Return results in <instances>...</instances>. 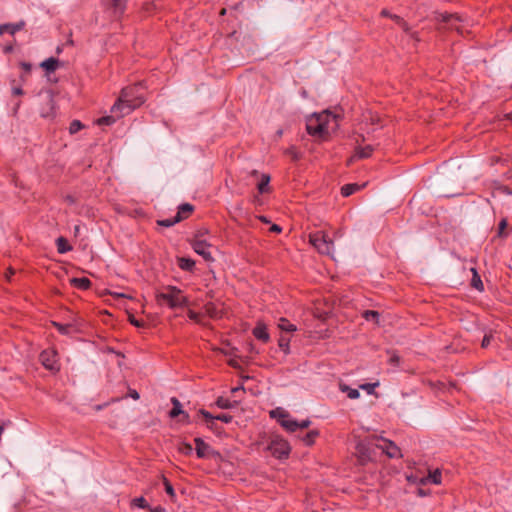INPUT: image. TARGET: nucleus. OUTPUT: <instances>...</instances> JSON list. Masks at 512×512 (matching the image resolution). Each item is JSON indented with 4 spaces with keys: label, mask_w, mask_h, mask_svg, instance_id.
Masks as SVG:
<instances>
[{
    "label": "nucleus",
    "mask_w": 512,
    "mask_h": 512,
    "mask_svg": "<svg viewBox=\"0 0 512 512\" xmlns=\"http://www.w3.org/2000/svg\"><path fill=\"white\" fill-rule=\"evenodd\" d=\"M132 504L140 508H146L148 506L144 497H137L133 499Z\"/></svg>",
    "instance_id": "nucleus-43"
},
{
    "label": "nucleus",
    "mask_w": 512,
    "mask_h": 512,
    "mask_svg": "<svg viewBox=\"0 0 512 512\" xmlns=\"http://www.w3.org/2000/svg\"><path fill=\"white\" fill-rule=\"evenodd\" d=\"M338 127L337 116L329 111L320 114H314L307 119L306 130L309 135L325 138L330 131H334Z\"/></svg>",
    "instance_id": "nucleus-2"
},
{
    "label": "nucleus",
    "mask_w": 512,
    "mask_h": 512,
    "mask_svg": "<svg viewBox=\"0 0 512 512\" xmlns=\"http://www.w3.org/2000/svg\"><path fill=\"white\" fill-rule=\"evenodd\" d=\"M232 416L226 413H221L215 416V420L222 421L224 423H230L232 421Z\"/></svg>",
    "instance_id": "nucleus-44"
},
{
    "label": "nucleus",
    "mask_w": 512,
    "mask_h": 512,
    "mask_svg": "<svg viewBox=\"0 0 512 512\" xmlns=\"http://www.w3.org/2000/svg\"><path fill=\"white\" fill-rule=\"evenodd\" d=\"M70 283L74 287H77V288L82 289V290H87L91 286V281L88 278H86V277L72 278L70 280Z\"/></svg>",
    "instance_id": "nucleus-24"
},
{
    "label": "nucleus",
    "mask_w": 512,
    "mask_h": 512,
    "mask_svg": "<svg viewBox=\"0 0 512 512\" xmlns=\"http://www.w3.org/2000/svg\"><path fill=\"white\" fill-rule=\"evenodd\" d=\"M376 446L390 458H397L401 456L400 449L390 440H382V443L377 444Z\"/></svg>",
    "instance_id": "nucleus-11"
},
{
    "label": "nucleus",
    "mask_w": 512,
    "mask_h": 512,
    "mask_svg": "<svg viewBox=\"0 0 512 512\" xmlns=\"http://www.w3.org/2000/svg\"><path fill=\"white\" fill-rule=\"evenodd\" d=\"M379 386V382L365 383L360 385V389L366 391L368 394H373L376 387Z\"/></svg>",
    "instance_id": "nucleus-38"
},
{
    "label": "nucleus",
    "mask_w": 512,
    "mask_h": 512,
    "mask_svg": "<svg viewBox=\"0 0 512 512\" xmlns=\"http://www.w3.org/2000/svg\"><path fill=\"white\" fill-rule=\"evenodd\" d=\"M374 151V148L371 145H367L365 147H357L355 149V153L348 161V164L352 163L357 159H366L369 158Z\"/></svg>",
    "instance_id": "nucleus-12"
},
{
    "label": "nucleus",
    "mask_w": 512,
    "mask_h": 512,
    "mask_svg": "<svg viewBox=\"0 0 512 512\" xmlns=\"http://www.w3.org/2000/svg\"><path fill=\"white\" fill-rule=\"evenodd\" d=\"M139 86L126 87L122 89L121 95L118 101L112 106L111 112L115 115L104 116L98 119V125H112L115 123L116 118L123 117L131 113L134 109L141 106L144 103L142 96H135Z\"/></svg>",
    "instance_id": "nucleus-1"
},
{
    "label": "nucleus",
    "mask_w": 512,
    "mask_h": 512,
    "mask_svg": "<svg viewBox=\"0 0 512 512\" xmlns=\"http://www.w3.org/2000/svg\"><path fill=\"white\" fill-rule=\"evenodd\" d=\"M391 19L400 27L403 29L404 32L409 33L410 27L408 23L400 16L398 15H391Z\"/></svg>",
    "instance_id": "nucleus-33"
},
{
    "label": "nucleus",
    "mask_w": 512,
    "mask_h": 512,
    "mask_svg": "<svg viewBox=\"0 0 512 512\" xmlns=\"http://www.w3.org/2000/svg\"><path fill=\"white\" fill-rule=\"evenodd\" d=\"M471 271L473 273V277L471 280V286L473 288L477 289L478 291H483L484 286H483V283H482V280H481L479 274L477 273L475 268H471Z\"/></svg>",
    "instance_id": "nucleus-30"
},
{
    "label": "nucleus",
    "mask_w": 512,
    "mask_h": 512,
    "mask_svg": "<svg viewBox=\"0 0 512 512\" xmlns=\"http://www.w3.org/2000/svg\"><path fill=\"white\" fill-rule=\"evenodd\" d=\"M491 338L492 336L491 335H485L483 340H482V343H481V346L482 348H486L489 346L490 342H491Z\"/></svg>",
    "instance_id": "nucleus-51"
},
{
    "label": "nucleus",
    "mask_w": 512,
    "mask_h": 512,
    "mask_svg": "<svg viewBox=\"0 0 512 512\" xmlns=\"http://www.w3.org/2000/svg\"><path fill=\"white\" fill-rule=\"evenodd\" d=\"M435 19L439 23L438 30H455L460 35L468 33L467 28L471 26L467 18L458 14L438 13Z\"/></svg>",
    "instance_id": "nucleus-3"
},
{
    "label": "nucleus",
    "mask_w": 512,
    "mask_h": 512,
    "mask_svg": "<svg viewBox=\"0 0 512 512\" xmlns=\"http://www.w3.org/2000/svg\"><path fill=\"white\" fill-rule=\"evenodd\" d=\"M156 301L159 305L166 304L171 309L186 307L189 303L186 296L176 286H167L164 291L156 294Z\"/></svg>",
    "instance_id": "nucleus-4"
},
{
    "label": "nucleus",
    "mask_w": 512,
    "mask_h": 512,
    "mask_svg": "<svg viewBox=\"0 0 512 512\" xmlns=\"http://www.w3.org/2000/svg\"><path fill=\"white\" fill-rule=\"evenodd\" d=\"M319 436V432L318 430H311L309 431L308 433H306V435L303 437V442L307 445V446H311L312 444H314L315 442V439Z\"/></svg>",
    "instance_id": "nucleus-32"
},
{
    "label": "nucleus",
    "mask_w": 512,
    "mask_h": 512,
    "mask_svg": "<svg viewBox=\"0 0 512 512\" xmlns=\"http://www.w3.org/2000/svg\"><path fill=\"white\" fill-rule=\"evenodd\" d=\"M269 230H270V232H273V233H280L282 231V228L277 224H273V225H271Z\"/></svg>",
    "instance_id": "nucleus-52"
},
{
    "label": "nucleus",
    "mask_w": 512,
    "mask_h": 512,
    "mask_svg": "<svg viewBox=\"0 0 512 512\" xmlns=\"http://www.w3.org/2000/svg\"><path fill=\"white\" fill-rule=\"evenodd\" d=\"M255 338L260 341L267 342L270 338L267 327L264 323L258 322L252 331Z\"/></svg>",
    "instance_id": "nucleus-15"
},
{
    "label": "nucleus",
    "mask_w": 512,
    "mask_h": 512,
    "mask_svg": "<svg viewBox=\"0 0 512 512\" xmlns=\"http://www.w3.org/2000/svg\"><path fill=\"white\" fill-rule=\"evenodd\" d=\"M194 210V207L189 203L181 204L178 208L176 216L180 217V221L187 218Z\"/></svg>",
    "instance_id": "nucleus-27"
},
{
    "label": "nucleus",
    "mask_w": 512,
    "mask_h": 512,
    "mask_svg": "<svg viewBox=\"0 0 512 512\" xmlns=\"http://www.w3.org/2000/svg\"><path fill=\"white\" fill-rule=\"evenodd\" d=\"M391 13L387 10V9H383L381 11V16H384V17H390L391 18Z\"/></svg>",
    "instance_id": "nucleus-57"
},
{
    "label": "nucleus",
    "mask_w": 512,
    "mask_h": 512,
    "mask_svg": "<svg viewBox=\"0 0 512 512\" xmlns=\"http://www.w3.org/2000/svg\"><path fill=\"white\" fill-rule=\"evenodd\" d=\"M195 450L198 458H206L210 452V446L206 444L201 438H195Z\"/></svg>",
    "instance_id": "nucleus-17"
},
{
    "label": "nucleus",
    "mask_w": 512,
    "mask_h": 512,
    "mask_svg": "<svg viewBox=\"0 0 512 512\" xmlns=\"http://www.w3.org/2000/svg\"><path fill=\"white\" fill-rule=\"evenodd\" d=\"M442 481V473L441 470L435 469L433 471H429L426 477L420 479V484L426 485L428 483L439 485Z\"/></svg>",
    "instance_id": "nucleus-13"
},
{
    "label": "nucleus",
    "mask_w": 512,
    "mask_h": 512,
    "mask_svg": "<svg viewBox=\"0 0 512 512\" xmlns=\"http://www.w3.org/2000/svg\"><path fill=\"white\" fill-rule=\"evenodd\" d=\"M163 483L165 486L166 493L173 499L175 497V492L172 484L167 478H164Z\"/></svg>",
    "instance_id": "nucleus-39"
},
{
    "label": "nucleus",
    "mask_w": 512,
    "mask_h": 512,
    "mask_svg": "<svg viewBox=\"0 0 512 512\" xmlns=\"http://www.w3.org/2000/svg\"><path fill=\"white\" fill-rule=\"evenodd\" d=\"M285 153L292 158L293 161H297L300 158V155L295 147L288 148Z\"/></svg>",
    "instance_id": "nucleus-42"
},
{
    "label": "nucleus",
    "mask_w": 512,
    "mask_h": 512,
    "mask_svg": "<svg viewBox=\"0 0 512 512\" xmlns=\"http://www.w3.org/2000/svg\"><path fill=\"white\" fill-rule=\"evenodd\" d=\"M277 414L279 416L278 421L283 428H285L289 432H295L297 430L298 421L290 419L288 414L283 410L277 409L271 411L272 417H276Z\"/></svg>",
    "instance_id": "nucleus-10"
},
{
    "label": "nucleus",
    "mask_w": 512,
    "mask_h": 512,
    "mask_svg": "<svg viewBox=\"0 0 512 512\" xmlns=\"http://www.w3.org/2000/svg\"><path fill=\"white\" fill-rule=\"evenodd\" d=\"M364 185H362L363 187ZM361 189V185L357 183H350L346 184L341 188V195L343 197H348L352 194H354L356 191H359Z\"/></svg>",
    "instance_id": "nucleus-25"
},
{
    "label": "nucleus",
    "mask_w": 512,
    "mask_h": 512,
    "mask_svg": "<svg viewBox=\"0 0 512 512\" xmlns=\"http://www.w3.org/2000/svg\"><path fill=\"white\" fill-rule=\"evenodd\" d=\"M57 250L60 254L67 253L72 250V247L69 245L68 241L64 237H59L56 240Z\"/></svg>",
    "instance_id": "nucleus-29"
},
{
    "label": "nucleus",
    "mask_w": 512,
    "mask_h": 512,
    "mask_svg": "<svg viewBox=\"0 0 512 512\" xmlns=\"http://www.w3.org/2000/svg\"><path fill=\"white\" fill-rule=\"evenodd\" d=\"M507 220L506 219H502L499 223V226H498V236L499 237H506L507 236V233L505 232V229L507 228Z\"/></svg>",
    "instance_id": "nucleus-40"
},
{
    "label": "nucleus",
    "mask_w": 512,
    "mask_h": 512,
    "mask_svg": "<svg viewBox=\"0 0 512 512\" xmlns=\"http://www.w3.org/2000/svg\"><path fill=\"white\" fill-rule=\"evenodd\" d=\"M177 264L179 268L184 271L192 272L195 268V261L191 258L179 257L177 259Z\"/></svg>",
    "instance_id": "nucleus-21"
},
{
    "label": "nucleus",
    "mask_w": 512,
    "mask_h": 512,
    "mask_svg": "<svg viewBox=\"0 0 512 512\" xmlns=\"http://www.w3.org/2000/svg\"><path fill=\"white\" fill-rule=\"evenodd\" d=\"M79 230H80V227H79L78 225H76V226L74 227V232H75V234H78V233H79Z\"/></svg>",
    "instance_id": "nucleus-61"
},
{
    "label": "nucleus",
    "mask_w": 512,
    "mask_h": 512,
    "mask_svg": "<svg viewBox=\"0 0 512 512\" xmlns=\"http://www.w3.org/2000/svg\"><path fill=\"white\" fill-rule=\"evenodd\" d=\"M67 201H69V203H74V199L71 196L67 197Z\"/></svg>",
    "instance_id": "nucleus-62"
},
{
    "label": "nucleus",
    "mask_w": 512,
    "mask_h": 512,
    "mask_svg": "<svg viewBox=\"0 0 512 512\" xmlns=\"http://www.w3.org/2000/svg\"><path fill=\"white\" fill-rule=\"evenodd\" d=\"M171 403L173 405V408L169 412V417L172 419L179 417V419H178L179 422L187 423V424L190 423V416L187 412H185L182 409L181 402L176 397H172Z\"/></svg>",
    "instance_id": "nucleus-9"
},
{
    "label": "nucleus",
    "mask_w": 512,
    "mask_h": 512,
    "mask_svg": "<svg viewBox=\"0 0 512 512\" xmlns=\"http://www.w3.org/2000/svg\"><path fill=\"white\" fill-rule=\"evenodd\" d=\"M362 316L367 321L373 320L375 322H378L380 314L377 311H374V310H365L363 312Z\"/></svg>",
    "instance_id": "nucleus-35"
},
{
    "label": "nucleus",
    "mask_w": 512,
    "mask_h": 512,
    "mask_svg": "<svg viewBox=\"0 0 512 512\" xmlns=\"http://www.w3.org/2000/svg\"><path fill=\"white\" fill-rule=\"evenodd\" d=\"M179 451L184 454V455H190L193 451V447L191 444L189 443H183L180 447H179Z\"/></svg>",
    "instance_id": "nucleus-41"
},
{
    "label": "nucleus",
    "mask_w": 512,
    "mask_h": 512,
    "mask_svg": "<svg viewBox=\"0 0 512 512\" xmlns=\"http://www.w3.org/2000/svg\"><path fill=\"white\" fill-rule=\"evenodd\" d=\"M267 450L278 459H285L289 456L290 445L280 436H273L267 445Z\"/></svg>",
    "instance_id": "nucleus-6"
},
{
    "label": "nucleus",
    "mask_w": 512,
    "mask_h": 512,
    "mask_svg": "<svg viewBox=\"0 0 512 512\" xmlns=\"http://www.w3.org/2000/svg\"><path fill=\"white\" fill-rule=\"evenodd\" d=\"M52 325L63 335H70L72 333L78 332L76 325L73 323L62 324L52 321Z\"/></svg>",
    "instance_id": "nucleus-19"
},
{
    "label": "nucleus",
    "mask_w": 512,
    "mask_h": 512,
    "mask_svg": "<svg viewBox=\"0 0 512 512\" xmlns=\"http://www.w3.org/2000/svg\"><path fill=\"white\" fill-rule=\"evenodd\" d=\"M193 250L207 262L213 261V257L210 252L211 245L205 240L202 239V236L196 235L195 238L191 242Z\"/></svg>",
    "instance_id": "nucleus-7"
},
{
    "label": "nucleus",
    "mask_w": 512,
    "mask_h": 512,
    "mask_svg": "<svg viewBox=\"0 0 512 512\" xmlns=\"http://www.w3.org/2000/svg\"><path fill=\"white\" fill-rule=\"evenodd\" d=\"M21 68L24 70L25 73L29 74L32 69V65L28 62H21L20 63Z\"/></svg>",
    "instance_id": "nucleus-50"
},
{
    "label": "nucleus",
    "mask_w": 512,
    "mask_h": 512,
    "mask_svg": "<svg viewBox=\"0 0 512 512\" xmlns=\"http://www.w3.org/2000/svg\"><path fill=\"white\" fill-rule=\"evenodd\" d=\"M240 390H242V391L244 390L243 386H239V387L232 388L231 392H232V393H236V392H238V391H240Z\"/></svg>",
    "instance_id": "nucleus-59"
},
{
    "label": "nucleus",
    "mask_w": 512,
    "mask_h": 512,
    "mask_svg": "<svg viewBox=\"0 0 512 512\" xmlns=\"http://www.w3.org/2000/svg\"><path fill=\"white\" fill-rule=\"evenodd\" d=\"M216 406L221 409H232L238 405L237 401H231L228 398L220 396L215 402Z\"/></svg>",
    "instance_id": "nucleus-23"
},
{
    "label": "nucleus",
    "mask_w": 512,
    "mask_h": 512,
    "mask_svg": "<svg viewBox=\"0 0 512 512\" xmlns=\"http://www.w3.org/2000/svg\"><path fill=\"white\" fill-rule=\"evenodd\" d=\"M400 362V357L398 354H396L395 352H393L389 358V363L392 364V365H398Z\"/></svg>",
    "instance_id": "nucleus-47"
},
{
    "label": "nucleus",
    "mask_w": 512,
    "mask_h": 512,
    "mask_svg": "<svg viewBox=\"0 0 512 512\" xmlns=\"http://www.w3.org/2000/svg\"><path fill=\"white\" fill-rule=\"evenodd\" d=\"M309 242L321 254L332 255L334 251V243L324 231L311 233L309 235Z\"/></svg>",
    "instance_id": "nucleus-5"
},
{
    "label": "nucleus",
    "mask_w": 512,
    "mask_h": 512,
    "mask_svg": "<svg viewBox=\"0 0 512 512\" xmlns=\"http://www.w3.org/2000/svg\"><path fill=\"white\" fill-rule=\"evenodd\" d=\"M12 92H13V94H14V95H17V96H19V95H22V94H23V90H22V88H20V87H15V88H13Z\"/></svg>",
    "instance_id": "nucleus-55"
},
{
    "label": "nucleus",
    "mask_w": 512,
    "mask_h": 512,
    "mask_svg": "<svg viewBox=\"0 0 512 512\" xmlns=\"http://www.w3.org/2000/svg\"><path fill=\"white\" fill-rule=\"evenodd\" d=\"M204 311L210 318L219 319L222 317L221 310L212 302H208L204 305Z\"/></svg>",
    "instance_id": "nucleus-20"
},
{
    "label": "nucleus",
    "mask_w": 512,
    "mask_h": 512,
    "mask_svg": "<svg viewBox=\"0 0 512 512\" xmlns=\"http://www.w3.org/2000/svg\"><path fill=\"white\" fill-rule=\"evenodd\" d=\"M129 395L131 398H133L134 400H138L139 399V393L136 391V390H130L129 391Z\"/></svg>",
    "instance_id": "nucleus-54"
},
{
    "label": "nucleus",
    "mask_w": 512,
    "mask_h": 512,
    "mask_svg": "<svg viewBox=\"0 0 512 512\" xmlns=\"http://www.w3.org/2000/svg\"><path fill=\"white\" fill-rule=\"evenodd\" d=\"M278 327L280 330L285 332H293L296 331V326L290 323L287 319L281 318L278 323Z\"/></svg>",
    "instance_id": "nucleus-31"
},
{
    "label": "nucleus",
    "mask_w": 512,
    "mask_h": 512,
    "mask_svg": "<svg viewBox=\"0 0 512 512\" xmlns=\"http://www.w3.org/2000/svg\"><path fill=\"white\" fill-rule=\"evenodd\" d=\"M339 389L341 392L347 393L349 399H358L360 397V393L357 389L351 388L345 383H340Z\"/></svg>",
    "instance_id": "nucleus-26"
},
{
    "label": "nucleus",
    "mask_w": 512,
    "mask_h": 512,
    "mask_svg": "<svg viewBox=\"0 0 512 512\" xmlns=\"http://www.w3.org/2000/svg\"><path fill=\"white\" fill-rule=\"evenodd\" d=\"M82 128V123L79 120H74L70 124V132L76 133Z\"/></svg>",
    "instance_id": "nucleus-45"
},
{
    "label": "nucleus",
    "mask_w": 512,
    "mask_h": 512,
    "mask_svg": "<svg viewBox=\"0 0 512 512\" xmlns=\"http://www.w3.org/2000/svg\"><path fill=\"white\" fill-rule=\"evenodd\" d=\"M15 274V270L12 268H9L7 272L5 273V277L8 281L11 280V277Z\"/></svg>",
    "instance_id": "nucleus-53"
},
{
    "label": "nucleus",
    "mask_w": 512,
    "mask_h": 512,
    "mask_svg": "<svg viewBox=\"0 0 512 512\" xmlns=\"http://www.w3.org/2000/svg\"><path fill=\"white\" fill-rule=\"evenodd\" d=\"M225 12H226V10H225V9H222V10H221V14H222V15H224V14H225Z\"/></svg>",
    "instance_id": "nucleus-64"
},
{
    "label": "nucleus",
    "mask_w": 512,
    "mask_h": 512,
    "mask_svg": "<svg viewBox=\"0 0 512 512\" xmlns=\"http://www.w3.org/2000/svg\"><path fill=\"white\" fill-rule=\"evenodd\" d=\"M128 320H129V322H130L132 325H134V326H136V327H142V326L144 325V324H143V322H140L139 320H137V319L134 317V315H133V314H129V316H128Z\"/></svg>",
    "instance_id": "nucleus-46"
},
{
    "label": "nucleus",
    "mask_w": 512,
    "mask_h": 512,
    "mask_svg": "<svg viewBox=\"0 0 512 512\" xmlns=\"http://www.w3.org/2000/svg\"><path fill=\"white\" fill-rule=\"evenodd\" d=\"M41 364L50 371H59L60 367L57 360V352L54 349L43 350L39 355Z\"/></svg>",
    "instance_id": "nucleus-8"
},
{
    "label": "nucleus",
    "mask_w": 512,
    "mask_h": 512,
    "mask_svg": "<svg viewBox=\"0 0 512 512\" xmlns=\"http://www.w3.org/2000/svg\"><path fill=\"white\" fill-rule=\"evenodd\" d=\"M356 453L361 463H364L371 458L370 449L364 441H361L356 445Z\"/></svg>",
    "instance_id": "nucleus-16"
},
{
    "label": "nucleus",
    "mask_w": 512,
    "mask_h": 512,
    "mask_svg": "<svg viewBox=\"0 0 512 512\" xmlns=\"http://www.w3.org/2000/svg\"><path fill=\"white\" fill-rule=\"evenodd\" d=\"M11 50H12V47L9 46V47H6L4 51L5 52H10Z\"/></svg>",
    "instance_id": "nucleus-63"
},
{
    "label": "nucleus",
    "mask_w": 512,
    "mask_h": 512,
    "mask_svg": "<svg viewBox=\"0 0 512 512\" xmlns=\"http://www.w3.org/2000/svg\"><path fill=\"white\" fill-rule=\"evenodd\" d=\"M270 175L268 174H262L261 180L257 185L258 191L261 194L269 192V183H270Z\"/></svg>",
    "instance_id": "nucleus-28"
},
{
    "label": "nucleus",
    "mask_w": 512,
    "mask_h": 512,
    "mask_svg": "<svg viewBox=\"0 0 512 512\" xmlns=\"http://www.w3.org/2000/svg\"><path fill=\"white\" fill-rule=\"evenodd\" d=\"M178 222H180V217L179 216H175V217L170 218V219L158 220L157 224L160 225V226H163V227H172L173 225H175Z\"/></svg>",
    "instance_id": "nucleus-34"
},
{
    "label": "nucleus",
    "mask_w": 512,
    "mask_h": 512,
    "mask_svg": "<svg viewBox=\"0 0 512 512\" xmlns=\"http://www.w3.org/2000/svg\"><path fill=\"white\" fill-rule=\"evenodd\" d=\"M258 219L265 224L270 223V220L266 216L260 215V216H258Z\"/></svg>",
    "instance_id": "nucleus-56"
},
{
    "label": "nucleus",
    "mask_w": 512,
    "mask_h": 512,
    "mask_svg": "<svg viewBox=\"0 0 512 512\" xmlns=\"http://www.w3.org/2000/svg\"><path fill=\"white\" fill-rule=\"evenodd\" d=\"M25 26V22L19 21L17 23H8L0 25V35H3L5 32L10 33L11 35H15L18 31L22 30Z\"/></svg>",
    "instance_id": "nucleus-14"
},
{
    "label": "nucleus",
    "mask_w": 512,
    "mask_h": 512,
    "mask_svg": "<svg viewBox=\"0 0 512 512\" xmlns=\"http://www.w3.org/2000/svg\"><path fill=\"white\" fill-rule=\"evenodd\" d=\"M40 67L43 68L47 74L56 71L60 67V61L57 58L50 57L40 63Z\"/></svg>",
    "instance_id": "nucleus-18"
},
{
    "label": "nucleus",
    "mask_w": 512,
    "mask_h": 512,
    "mask_svg": "<svg viewBox=\"0 0 512 512\" xmlns=\"http://www.w3.org/2000/svg\"><path fill=\"white\" fill-rule=\"evenodd\" d=\"M154 512H164V509L162 507L155 508Z\"/></svg>",
    "instance_id": "nucleus-60"
},
{
    "label": "nucleus",
    "mask_w": 512,
    "mask_h": 512,
    "mask_svg": "<svg viewBox=\"0 0 512 512\" xmlns=\"http://www.w3.org/2000/svg\"><path fill=\"white\" fill-rule=\"evenodd\" d=\"M111 8L115 16H122L126 9V0H111Z\"/></svg>",
    "instance_id": "nucleus-22"
},
{
    "label": "nucleus",
    "mask_w": 512,
    "mask_h": 512,
    "mask_svg": "<svg viewBox=\"0 0 512 512\" xmlns=\"http://www.w3.org/2000/svg\"><path fill=\"white\" fill-rule=\"evenodd\" d=\"M199 413L204 417L208 427L212 428L215 421V416H213L210 412L204 409L199 410Z\"/></svg>",
    "instance_id": "nucleus-37"
},
{
    "label": "nucleus",
    "mask_w": 512,
    "mask_h": 512,
    "mask_svg": "<svg viewBox=\"0 0 512 512\" xmlns=\"http://www.w3.org/2000/svg\"><path fill=\"white\" fill-rule=\"evenodd\" d=\"M290 338L287 336H281L278 340L279 347L284 351L285 354L289 353Z\"/></svg>",
    "instance_id": "nucleus-36"
},
{
    "label": "nucleus",
    "mask_w": 512,
    "mask_h": 512,
    "mask_svg": "<svg viewBox=\"0 0 512 512\" xmlns=\"http://www.w3.org/2000/svg\"><path fill=\"white\" fill-rule=\"evenodd\" d=\"M188 317H189L191 320H193V321H195V322H197V323H200V315H199L198 313H196V312H194V311H192V310H189V312H188Z\"/></svg>",
    "instance_id": "nucleus-48"
},
{
    "label": "nucleus",
    "mask_w": 512,
    "mask_h": 512,
    "mask_svg": "<svg viewBox=\"0 0 512 512\" xmlns=\"http://www.w3.org/2000/svg\"><path fill=\"white\" fill-rule=\"evenodd\" d=\"M417 494H418L419 496H421V497H423V496H426V495H427V493H426L423 489H421V488H420V489H418Z\"/></svg>",
    "instance_id": "nucleus-58"
},
{
    "label": "nucleus",
    "mask_w": 512,
    "mask_h": 512,
    "mask_svg": "<svg viewBox=\"0 0 512 512\" xmlns=\"http://www.w3.org/2000/svg\"><path fill=\"white\" fill-rule=\"evenodd\" d=\"M311 424V421L306 419V420H302L301 422H298V425H297V430L298 429H306L310 426Z\"/></svg>",
    "instance_id": "nucleus-49"
}]
</instances>
